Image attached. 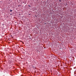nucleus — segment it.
<instances>
[{"label": "nucleus", "instance_id": "f257e3e1", "mask_svg": "<svg viewBox=\"0 0 76 76\" xmlns=\"http://www.w3.org/2000/svg\"><path fill=\"white\" fill-rule=\"evenodd\" d=\"M10 12H12V10H10Z\"/></svg>", "mask_w": 76, "mask_h": 76}, {"label": "nucleus", "instance_id": "f03ea898", "mask_svg": "<svg viewBox=\"0 0 76 76\" xmlns=\"http://www.w3.org/2000/svg\"><path fill=\"white\" fill-rule=\"evenodd\" d=\"M59 1H60V2H61V0H59Z\"/></svg>", "mask_w": 76, "mask_h": 76}]
</instances>
